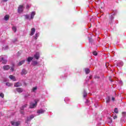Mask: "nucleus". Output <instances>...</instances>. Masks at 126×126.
Here are the masks:
<instances>
[{"label":"nucleus","instance_id":"nucleus-1","mask_svg":"<svg viewBox=\"0 0 126 126\" xmlns=\"http://www.w3.org/2000/svg\"><path fill=\"white\" fill-rule=\"evenodd\" d=\"M36 15V12L32 11L30 13V15L26 14L24 15V16L25 17V19L28 20H32L34 19V16Z\"/></svg>","mask_w":126,"mask_h":126},{"label":"nucleus","instance_id":"nucleus-2","mask_svg":"<svg viewBox=\"0 0 126 126\" xmlns=\"http://www.w3.org/2000/svg\"><path fill=\"white\" fill-rule=\"evenodd\" d=\"M38 102H39V99H35L34 103L31 102L30 104V109H34V108H36V107H37Z\"/></svg>","mask_w":126,"mask_h":126},{"label":"nucleus","instance_id":"nucleus-3","mask_svg":"<svg viewBox=\"0 0 126 126\" xmlns=\"http://www.w3.org/2000/svg\"><path fill=\"white\" fill-rule=\"evenodd\" d=\"M24 8V6L22 5H19L18 8V13H22L23 12V9Z\"/></svg>","mask_w":126,"mask_h":126},{"label":"nucleus","instance_id":"nucleus-4","mask_svg":"<svg viewBox=\"0 0 126 126\" xmlns=\"http://www.w3.org/2000/svg\"><path fill=\"white\" fill-rule=\"evenodd\" d=\"M2 63L5 64L6 63H7V60L6 59H4V58L3 56H0V63Z\"/></svg>","mask_w":126,"mask_h":126},{"label":"nucleus","instance_id":"nucleus-5","mask_svg":"<svg viewBox=\"0 0 126 126\" xmlns=\"http://www.w3.org/2000/svg\"><path fill=\"white\" fill-rule=\"evenodd\" d=\"M46 112L45 110H44L43 109H40L37 111V114L39 116V115H41L42 114H44Z\"/></svg>","mask_w":126,"mask_h":126},{"label":"nucleus","instance_id":"nucleus-6","mask_svg":"<svg viewBox=\"0 0 126 126\" xmlns=\"http://www.w3.org/2000/svg\"><path fill=\"white\" fill-rule=\"evenodd\" d=\"M34 58L36 60H39L40 59V52H36L34 55Z\"/></svg>","mask_w":126,"mask_h":126},{"label":"nucleus","instance_id":"nucleus-7","mask_svg":"<svg viewBox=\"0 0 126 126\" xmlns=\"http://www.w3.org/2000/svg\"><path fill=\"white\" fill-rule=\"evenodd\" d=\"M11 124L12 126H19V125H20V122H14L13 121H12V122H11Z\"/></svg>","mask_w":126,"mask_h":126},{"label":"nucleus","instance_id":"nucleus-8","mask_svg":"<svg viewBox=\"0 0 126 126\" xmlns=\"http://www.w3.org/2000/svg\"><path fill=\"white\" fill-rule=\"evenodd\" d=\"M117 66L118 67H122L124 65V62L120 61L116 63Z\"/></svg>","mask_w":126,"mask_h":126},{"label":"nucleus","instance_id":"nucleus-9","mask_svg":"<svg viewBox=\"0 0 126 126\" xmlns=\"http://www.w3.org/2000/svg\"><path fill=\"white\" fill-rule=\"evenodd\" d=\"M27 107V104H25L21 107V111H20L21 113L24 114V112H23V110H24V109H25V108H26Z\"/></svg>","mask_w":126,"mask_h":126},{"label":"nucleus","instance_id":"nucleus-10","mask_svg":"<svg viewBox=\"0 0 126 126\" xmlns=\"http://www.w3.org/2000/svg\"><path fill=\"white\" fill-rule=\"evenodd\" d=\"M36 31V30H35V28H32L31 29V32L30 33V36H33L34 34H35V32Z\"/></svg>","mask_w":126,"mask_h":126},{"label":"nucleus","instance_id":"nucleus-11","mask_svg":"<svg viewBox=\"0 0 126 126\" xmlns=\"http://www.w3.org/2000/svg\"><path fill=\"white\" fill-rule=\"evenodd\" d=\"M28 72V71H27L26 69H23L21 73V75H26V74H27Z\"/></svg>","mask_w":126,"mask_h":126},{"label":"nucleus","instance_id":"nucleus-12","mask_svg":"<svg viewBox=\"0 0 126 126\" xmlns=\"http://www.w3.org/2000/svg\"><path fill=\"white\" fill-rule=\"evenodd\" d=\"M16 91L18 92V93H22L23 92V89L21 88H17L16 89Z\"/></svg>","mask_w":126,"mask_h":126},{"label":"nucleus","instance_id":"nucleus-13","mask_svg":"<svg viewBox=\"0 0 126 126\" xmlns=\"http://www.w3.org/2000/svg\"><path fill=\"white\" fill-rule=\"evenodd\" d=\"M39 32L36 33L35 35L32 36L33 39H34V40H37V39H38V37H39Z\"/></svg>","mask_w":126,"mask_h":126},{"label":"nucleus","instance_id":"nucleus-14","mask_svg":"<svg viewBox=\"0 0 126 126\" xmlns=\"http://www.w3.org/2000/svg\"><path fill=\"white\" fill-rule=\"evenodd\" d=\"M9 79H11V80H13V81H16V78H15V77L11 75L9 76Z\"/></svg>","mask_w":126,"mask_h":126},{"label":"nucleus","instance_id":"nucleus-15","mask_svg":"<svg viewBox=\"0 0 126 126\" xmlns=\"http://www.w3.org/2000/svg\"><path fill=\"white\" fill-rule=\"evenodd\" d=\"M10 68V67H9V65H4L3 66V69L4 70H8V69Z\"/></svg>","mask_w":126,"mask_h":126},{"label":"nucleus","instance_id":"nucleus-16","mask_svg":"<svg viewBox=\"0 0 126 126\" xmlns=\"http://www.w3.org/2000/svg\"><path fill=\"white\" fill-rule=\"evenodd\" d=\"M15 87H19L21 86V84H20L19 82H17L14 84Z\"/></svg>","mask_w":126,"mask_h":126},{"label":"nucleus","instance_id":"nucleus-17","mask_svg":"<svg viewBox=\"0 0 126 126\" xmlns=\"http://www.w3.org/2000/svg\"><path fill=\"white\" fill-rule=\"evenodd\" d=\"M33 57H29L27 59V61L28 62V63H30V62H32L33 60Z\"/></svg>","mask_w":126,"mask_h":126},{"label":"nucleus","instance_id":"nucleus-18","mask_svg":"<svg viewBox=\"0 0 126 126\" xmlns=\"http://www.w3.org/2000/svg\"><path fill=\"white\" fill-rule=\"evenodd\" d=\"M25 62V60H23V61H20L18 65H19V66H20V65H22V64H23Z\"/></svg>","mask_w":126,"mask_h":126},{"label":"nucleus","instance_id":"nucleus-19","mask_svg":"<svg viewBox=\"0 0 126 126\" xmlns=\"http://www.w3.org/2000/svg\"><path fill=\"white\" fill-rule=\"evenodd\" d=\"M4 20H5V21H7V20H8L9 19V16H8V15H6L4 17Z\"/></svg>","mask_w":126,"mask_h":126},{"label":"nucleus","instance_id":"nucleus-20","mask_svg":"<svg viewBox=\"0 0 126 126\" xmlns=\"http://www.w3.org/2000/svg\"><path fill=\"white\" fill-rule=\"evenodd\" d=\"M85 71L86 72V74H88V73H89V72H90V70H89V69L88 68H86L85 69Z\"/></svg>","mask_w":126,"mask_h":126},{"label":"nucleus","instance_id":"nucleus-21","mask_svg":"<svg viewBox=\"0 0 126 126\" xmlns=\"http://www.w3.org/2000/svg\"><path fill=\"white\" fill-rule=\"evenodd\" d=\"M89 43H91V44H93V42H94V40L92 39L91 37H89Z\"/></svg>","mask_w":126,"mask_h":126},{"label":"nucleus","instance_id":"nucleus-22","mask_svg":"<svg viewBox=\"0 0 126 126\" xmlns=\"http://www.w3.org/2000/svg\"><path fill=\"white\" fill-rule=\"evenodd\" d=\"M37 87H34L32 89V92L35 93L36 92V91L37 90Z\"/></svg>","mask_w":126,"mask_h":126},{"label":"nucleus","instance_id":"nucleus-23","mask_svg":"<svg viewBox=\"0 0 126 126\" xmlns=\"http://www.w3.org/2000/svg\"><path fill=\"white\" fill-rule=\"evenodd\" d=\"M87 96V93H86V91L84 90L83 92V97L84 98H86Z\"/></svg>","mask_w":126,"mask_h":126},{"label":"nucleus","instance_id":"nucleus-24","mask_svg":"<svg viewBox=\"0 0 126 126\" xmlns=\"http://www.w3.org/2000/svg\"><path fill=\"white\" fill-rule=\"evenodd\" d=\"M32 65H37L38 64V62L37 61H33L32 63Z\"/></svg>","mask_w":126,"mask_h":126},{"label":"nucleus","instance_id":"nucleus-25","mask_svg":"<svg viewBox=\"0 0 126 126\" xmlns=\"http://www.w3.org/2000/svg\"><path fill=\"white\" fill-rule=\"evenodd\" d=\"M12 29L13 31L14 32H16V30H17V29L16 28V27H13L12 28Z\"/></svg>","mask_w":126,"mask_h":126},{"label":"nucleus","instance_id":"nucleus-26","mask_svg":"<svg viewBox=\"0 0 126 126\" xmlns=\"http://www.w3.org/2000/svg\"><path fill=\"white\" fill-rule=\"evenodd\" d=\"M110 97L108 96L107 97H106V103H109V102H110Z\"/></svg>","mask_w":126,"mask_h":126},{"label":"nucleus","instance_id":"nucleus-27","mask_svg":"<svg viewBox=\"0 0 126 126\" xmlns=\"http://www.w3.org/2000/svg\"><path fill=\"white\" fill-rule=\"evenodd\" d=\"M0 97H1V98H4V94H3V93H0Z\"/></svg>","mask_w":126,"mask_h":126},{"label":"nucleus","instance_id":"nucleus-28","mask_svg":"<svg viewBox=\"0 0 126 126\" xmlns=\"http://www.w3.org/2000/svg\"><path fill=\"white\" fill-rule=\"evenodd\" d=\"M31 119L30 117H28L27 118V121H26V123H27V122H30L31 121Z\"/></svg>","mask_w":126,"mask_h":126},{"label":"nucleus","instance_id":"nucleus-29","mask_svg":"<svg viewBox=\"0 0 126 126\" xmlns=\"http://www.w3.org/2000/svg\"><path fill=\"white\" fill-rule=\"evenodd\" d=\"M6 85L7 86H12V84H10V83H6Z\"/></svg>","mask_w":126,"mask_h":126},{"label":"nucleus","instance_id":"nucleus-30","mask_svg":"<svg viewBox=\"0 0 126 126\" xmlns=\"http://www.w3.org/2000/svg\"><path fill=\"white\" fill-rule=\"evenodd\" d=\"M31 7V4H28V5H27L26 8L27 9H28L30 8Z\"/></svg>","mask_w":126,"mask_h":126},{"label":"nucleus","instance_id":"nucleus-31","mask_svg":"<svg viewBox=\"0 0 126 126\" xmlns=\"http://www.w3.org/2000/svg\"><path fill=\"white\" fill-rule=\"evenodd\" d=\"M110 20H112L113 19H114V14L111 15V16L110 17Z\"/></svg>","mask_w":126,"mask_h":126},{"label":"nucleus","instance_id":"nucleus-32","mask_svg":"<svg viewBox=\"0 0 126 126\" xmlns=\"http://www.w3.org/2000/svg\"><path fill=\"white\" fill-rule=\"evenodd\" d=\"M114 112L116 113V114H118V108H115Z\"/></svg>","mask_w":126,"mask_h":126},{"label":"nucleus","instance_id":"nucleus-33","mask_svg":"<svg viewBox=\"0 0 126 126\" xmlns=\"http://www.w3.org/2000/svg\"><path fill=\"white\" fill-rule=\"evenodd\" d=\"M85 104H87V105H89V100L86 99Z\"/></svg>","mask_w":126,"mask_h":126},{"label":"nucleus","instance_id":"nucleus-34","mask_svg":"<svg viewBox=\"0 0 126 126\" xmlns=\"http://www.w3.org/2000/svg\"><path fill=\"white\" fill-rule=\"evenodd\" d=\"M67 101H69V98L68 97H66L65 99H64V101L65 102H67Z\"/></svg>","mask_w":126,"mask_h":126},{"label":"nucleus","instance_id":"nucleus-35","mask_svg":"<svg viewBox=\"0 0 126 126\" xmlns=\"http://www.w3.org/2000/svg\"><path fill=\"white\" fill-rule=\"evenodd\" d=\"M126 112H122L123 117H126Z\"/></svg>","mask_w":126,"mask_h":126},{"label":"nucleus","instance_id":"nucleus-36","mask_svg":"<svg viewBox=\"0 0 126 126\" xmlns=\"http://www.w3.org/2000/svg\"><path fill=\"white\" fill-rule=\"evenodd\" d=\"M93 54L94 56H97V52H96V51L93 52Z\"/></svg>","mask_w":126,"mask_h":126},{"label":"nucleus","instance_id":"nucleus-37","mask_svg":"<svg viewBox=\"0 0 126 126\" xmlns=\"http://www.w3.org/2000/svg\"><path fill=\"white\" fill-rule=\"evenodd\" d=\"M29 96H30V94H26L25 95V98H28V97H29Z\"/></svg>","mask_w":126,"mask_h":126},{"label":"nucleus","instance_id":"nucleus-38","mask_svg":"<svg viewBox=\"0 0 126 126\" xmlns=\"http://www.w3.org/2000/svg\"><path fill=\"white\" fill-rule=\"evenodd\" d=\"M8 46H6L5 47H4V50H8Z\"/></svg>","mask_w":126,"mask_h":126},{"label":"nucleus","instance_id":"nucleus-39","mask_svg":"<svg viewBox=\"0 0 126 126\" xmlns=\"http://www.w3.org/2000/svg\"><path fill=\"white\" fill-rule=\"evenodd\" d=\"M30 118L32 120V119H34V115H31L30 116H29Z\"/></svg>","mask_w":126,"mask_h":126},{"label":"nucleus","instance_id":"nucleus-40","mask_svg":"<svg viewBox=\"0 0 126 126\" xmlns=\"http://www.w3.org/2000/svg\"><path fill=\"white\" fill-rule=\"evenodd\" d=\"M15 42H17V39L16 38L13 40V43H15Z\"/></svg>","mask_w":126,"mask_h":126},{"label":"nucleus","instance_id":"nucleus-41","mask_svg":"<svg viewBox=\"0 0 126 126\" xmlns=\"http://www.w3.org/2000/svg\"><path fill=\"white\" fill-rule=\"evenodd\" d=\"M10 70H11V71H14V67H12L11 68Z\"/></svg>","mask_w":126,"mask_h":126},{"label":"nucleus","instance_id":"nucleus-42","mask_svg":"<svg viewBox=\"0 0 126 126\" xmlns=\"http://www.w3.org/2000/svg\"><path fill=\"white\" fill-rule=\"evenodd\" d=\"M118 117H117V115L113 117V119L114 120H116V119H117Z\"/></svg>","mask_w":126,"mask_h":126},{"label":"nucleus","instance_id":"nucleus-43","mask_svg":"<svg viewBox=\"0 0 126 126\" xmlns=\"http://www.w3.org/2000/svg\"><path fill=\"white\" fill-rule=\"evenodd\" d=\"M95 78H97V79H99V78H100V77L98 76H95Z\"/></svg>","mask_w":126,"mask_h":126},{"label":"nucleus","instance_id":"nucleus-44","mask_svg":"<svg viewBox=\"0 0 126 126\" xmlns=\"http://www.w3.org/2000/svg\"><path fill=\"white\" fill-rule=\"evenodd\" d=\"M113 122V121L112 120V119H110V121H109V124H111V123H112Z\"/></svg>","mask_w":126,"mask_h":126},{"label":"nucleus","instance_id":"nucleus-45","mask_svg":"<svg viewBox=\"0 0 126 126\" xmlns=\"http://www.w3.org/2000/svg\"><path fill=\"white\" fill-rule=\"evenodd\" d=\"M89 77V79H91V78H92V76L90 75L89 77Z\"/></svg>","mask_w":126,"mask_h":126},{"label":"nucleus","instance_id":"nucleus-46","mask_svg":"<svg viewBox=\"0 0 126 126\" xmlns=\"http://www.w3.org/2000/svg\"><path fill=\"white\" fill-rule=\"evenodd\" d=\"M7 0H2V1H3L4 2H6V1H7Z\"/></svg>","mask_w":126,"mask_h":126},{"label":"nucleus","instance_id":"nucleus-47","mask_svg":"<svg viewBox=\"0 0 126 126\" xmlns=\"http://www.w3.org/2000/svg\"><path fill=\"white\" fill-rule=\"evenodd\" d=\"M112 101H115V98L114 97H112Z\"/></svg>","mask_w":126,"mask_h":126},{"label":"nucleus","instance_id":"nucleus-48","mask_svg":"<svg viewBox=\"0 0 126 126\" xmlns=\"http://www.w3.org/2000/svg\"><path fill=\"white\" fill-rule=\"evenodd\" d=\"M120 83L122 84L123 83V82L122 81H121Z\"/></svg>","mask_w":126,"mask_h":126},{"label":"nucleus","instance_id":"nucleus-49","mask_svg":"<svg viewBox=\"0 0 126 126\" xmlns=\"http://www.w3.org/2000/svg\"><path fill=\"white\" fill-rule=\"evenodd\" d=\"M110 81L112 82V81H112L111 80H110Z\"/></svg>","mask_w":126,"mask_h":126}]
</instances>
